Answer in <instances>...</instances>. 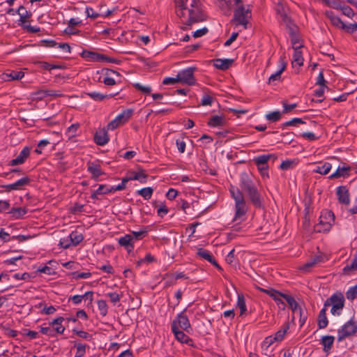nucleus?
<instances>
[{"label":"nucleus","mask_w":357,"mask_h":357,"mask_svg":"<svg viewBox=\"0 0 357 357\" xmlns=\"http://www.w3.org/2000/svg\"><path fill=\"white\" fill-rule=\"evenodd\" d=\"M301 47H303L302 45H299L298 47H294V53L293 55V61H292V65H298V66H301L303 64V58L302 56V52L299 50Z\"/></svg>","instance_id":"a878e982"},{"label":"nucleus","mask_w":357,"mask_h":357,"mask_svg":"<svg viewBox=\"0 0 357 357\" xmlns=\"http://www.w3.org/2000/svg\"><path fill=\"white\" fill-rule=\"evenodd\" d=\"M97 304L100 314L103 317L106 316L108 312V307L106 301L104 300H99L98 301Z\"/></svg>","instance_id":"603ef678"},{"label":"nucleus","mask_w":357,"mask_h":357,"mask_svg":"<svg viewBox=\"0 0 357 357\" xmlns=\"http://www.w3.org/2000/svg\"><path fill=\"white\" fill-rule=\"evenodd\" d=\"M119 92H116L114 94H102L99 92L93 91L89 92L86 94L95 101H102L105 98H110L119 94Z\"/></svg>","instance_id":"cd10ccee"},{"label":"nucleus","mask_w":357,"mask_h":357,"mask_svg":"<svg viewBox=\"0 0 357 357\" xmlns=\"http://www.w3.org/2000/svg\"><path fill=\"white\" fill-rule=\"evenodd\" d=\"M357 269V255L354 257L351 264H347L343 268L345 274H349L350 271Z\"/></svg>","instance_id":"3c124183"},{"label":"nucleus","mask_w":357,"mask_h":357,"mask_svg":"<svg viewBox=\"0 0 357 357\" xmlns=\"http://www.w3.org/2000/svg\"><path fill=\"white\" fill-rule=\"evenodd\" d=\"M345 299L341 292L337 291L332 294L324 302V307L331 305V313L334 316H340L344 307Z\"/></svg>","instance_id":"f257e3e1"},{"label":"nucleus","mask_w":357,"mask_h":357,"mask_svg":"<svg viewBox=\"0 0 357 357\" xmlns=\"http://www.w3.org/2000/svg\"><path fill=\"white\" fill-rule=\"evenodd\" d=\"M328 321L326 317V307L324 306V307L320 310L318 319L317 324L319 328H325L328 326Z\"/></svg>","instance_id":"bb28decb"},{"label":"nucleus","mask_w":357,"mask_h":357,"mask_svg":"<svg viewBox=\"0 0 357 357\" xmlns=\"http://www.w3.org/2000/svg\"><path fill=\"white\" fill-rule=\"evenodd\" d=\"M305 121H304L301 118H294L290 121H286L281 124L280 128H284L287 126H296L297 124H305Z\"/></svg>","instance_id":"a18cd8bd"},{"label":"nucleus","mask_w":357,"mask_h":357,"mask_svg":"<svg viewBox=\"0 0 357 357\" xmlns=\"http://www.w3.org/2000/svg\"><path fill=\"white\" fill-rule=\"evenodd\" d=\"M88 172L91 174L92 178L96 181L98 179L100 176L105 174L98 165L90 164L88 166Z\"/></svg>","instance_id":"2f4dec72"},{"label":"nucleus","mask_w":357,"mask_h":357,"mask_svg":"<svg viewBox=\"0 0 357 357\" xmlns=\"http://www.w3.org/2000/svg\"><path fill=\"white\" fill-rule=\"evenodd\" d=\"M195 67H188L179 71L177 74L180 83L186 84L189 86L194 85L196 79L194 76V72L196 70Z\"/></svg>","instance_id":"0eeeda50"},{"label":"nucleus","mask_w":357,"mask_h":357,"mask_svg":"<svg viewBox=\"0 0 357 357\" xmlns=\"http://www.w3.org/2000/svg\"><path fill=\"white\" fill-rule=\"evenodd\" d=\"M31 152V149L29 146H25L20 151V154L16 157V158L11 160L8 165L15 166L17 165L23 164L26 158L29 156Z\"/></svg>","instance_id":"f3484780"},{"label":"nucleus","mask_w":357,"mask_h":357,"mask_svg":"<svg viewBox=\"0 0 357 357\" xmlns=\"http://www.w3.org/2000/svg\"><path fill=\"white\" fill-rule=\"evenodd\" d=\"M189 17L186 24L191 26L192 24L203 22L206 20L205 15L199 9H189Z\"/></svg>","instance_id":"9b49d317"},{"label":"nucleus","mask_w":357,"mask_h":357,"mask_svg":"<svg viewBox=\"0 0 357 357\" xmlns=\"http://www.w3.org/2000/svg\"><path fill=\"white\" fill-rule=\"evenodd\" d=\"M258 289L260 291L264 292L268 295L270 297H271L275 301V302L276 303L277 305L280 309H285L286 305L282 299L283 298V296H284L285 294L280 292L279 291L273 288L264 289L259 287Z\"/></svg>","instance_id":"1a4fd4ad"},{"label":"nucleus","mask_w":357,"mask_h":357,"mask_svg":"<svg viewBox=\"0 0 357 357\" xmlns=\"http://www.w3.org/2000/svg\"><path fill=\"white\" fill-rule=\"evenodd\" d=\"M46 93H47V91L39 90L34 93H32L31 95H32L33 99L40 100H43L44 98L47 97Z\"/></svg>","instance_id":"052dcab7"},{"label":"nucleus","mask_w":357,"mask_h":357,"mask_svg":"<svg viewBox=\"0 0 357 357\" xmlns=\"http://www.w3.org/2000/svg\"><path fill=\"white\" fill-rule=\"evenodd\" d=\"M324 15L334 26L342 29V24L344 23L339 17L335 15L332 10H326Z\"/></svg>","instance_id":"5701e85b"},{"label":"nucleus","mask_w":357,"mask_h":357,"mask_svg":"<svg viewBox=\"0 0 357 357\" xmlns=\"http://www.w3.org/2000/svg\"><path fill=\"white\" fill-rule=\"evenodd\" d=\"M79 128V124H72L70 127H68L67 130V133L69 135V137H73L75 136V133Z\"/></svg>","instance_id":"774afa93"},{"label":"nucleus","mask_w":357,"mask_h":357,"mask_svg":"<svg viewBox=\"0 0 357 357\" xmlns=\"http://www.w3.org/2000/svg\"><path fill=\"white\" fill-rule=\"evenodd\" d=\"M346 298L351 301L357 298V284L349 288L346 292Z\"/></svg>","instance_id":"864d4df0"},{"label":"nucleus","mask_w":357,"mask_h":357,"mask_svg":"<svg viewBox=\"0 0 357 357\" xmlns=\"http://www.w3.org/2000/svg\"><path fill=\"white\" fill-rule=\"evenodd\" d=\"M283 298L287 301L293 313L299 314V321L301 323V326H303L306 321L307 317L303 315L301 307L298 305L294 298L289 294H285L284 296H283Z\"/></svg>","instance_id":"9d476101"},{"label":"nucleus","mask_w":357,"mask_h":357,"mask_svg":"<svg viewBox=\"0 0 357 357\" xmlns=\"http://www.w3.org/2000/svg\"><path fill=\"white\" fill-rule=\"evenodd\" d=\"M134 110L132 109H126L123 110L116 118L121 125L128 122L133 115Z\"/></svg>","instance_id":"b1692460"},{"label":"nucleus","mask_w":357,"mask_h":357,"mask_svg":"<svg viewBox=\"0 0 357 357\" xmlns=\"http://www.w3.org/2000/svg\"><path fill=\"white\" fill-rule=\"evenodd\" d=\"M356 332L357 324L353 319H350L338 329L337 340L341 342L345 338L354 335Z\"/></svg>","instance_id":"39448f33"},{"label":"nucleus","mask_w":357,"mask_h":357,"mask_svg":"<svg viewBox=\"0 0 357 357\" xmlns=\"http://www.w3.org/2000/svg\"><path fill=\"white\" fill-rule=\"evenodd\" d=\"M335 222V215L331 211L325 210L321 212L319 224L314 226L315 232L328 231Z\"/></svg>","instance_id":"7ed1b4c3"},{"label":"nucleus","mask_w":357,"mask_h":357,"mask_svg":"<svg viewBox=\"0 0 357 357\" xmlns=\"http://www.w3.org/2000/svg\"><path fill=\"white\" fill-rule=\"evenodd\" d=\"M17 13L20 15V21L22 23L28 22L27 20L31 16V13L26 10L25 7L20 6L17 10Z\"/></svg>","instance_id":"c9c22d12"},{"label":"nucleus","mask_w":357,"mask_h":357,"mask_svg":"<svg viewBox=\"0 0 357 357\" xmlns=\"http://www.w3.org/2000/svg\"><path fill=\"white\" fill-rule=\"evenodd\" d=\"M342 29L345 30L349 33H353L357 30V23L349 24L348 25L342 24Z\"/></svg>","instance_id":"680f3d73"},{"label":"nucleus","mask_w":357,"mask_h":357,"mask_svg":"<svg viewBox=\"0 0 357 357\" xmlns=\"http://www.w3.org/2000/svg\"><path fill=\"white\" fill-rule=\"evenodd\" d=\"M147 233L148 230L146 228H144L137 231H132L130 234L131 238L135 243L137 241L142 240L147 234Z\"/></svg>","instance_id":"37998d69"},{"label":"nucleus","mask_w":357,"mask_h":357,"mask_svg":"<svg viewBox=\"0 0 357 357\" xmlns=\"http://www.w3.org/2000/svg\"><path fill=\"white\" fill-rule=\"evenodd\" d=\"M30 181L31 179L29 177L26 176L17 180L16 182L13 183L3 185L1 187L4 188L5 191L6 192H10L11 190H22L23 186L29 184Z\"/></svg>","instance_id":"f8f14e48"},{"label":"nucleus","mask_w":357,"mask_h":357,"mask_svg":"<svg viewBox=\"0 0 357 357\" xmlns=\"http://www.w3.org/2000/svg\"><path fill=\"white\" fill-rule=\"evenodd\" d=\"M233 62L234 60L231 59H215L213 60V66L216 68L222 70H226L229 69Z\"/></svg>","instance_id":"4be33fe9"},{"label":"nucleus","mask_w":357,"mask_h":357,"mask_svg":"<svg viewBox=\"0 0 357 357\" xmlns=\"http://www.w3.org/2000/svg\"><path fill=\"white\" fill-rule=\"evenodd\" d=\"M332 168V165L329 162H324L321 165L317 166V168L314 170V172L319 173L322 175H326L329 173Z\"/></svg>","instance_id":"ea45409f"},{"label":"nucleus","mask_w":357,"mask_h":357,"mask_svg":"<svg viewBox=\"0 0 357 357\" xmlns=\"http://www.w3.org/2000/svg\"><path fill=\"white\" fill-rule=\"evenodd\" d=\"M324 257L321 255L314 256L313 258L310 259L308 261H307L301 268V270L307 272L310 271V268L314 266L316 264L323 261Z\"/></svg>","instance_id":"c756f323"},{"label":"nucleus","mask_w":357,"mask_h":357,"mask_svg":"<svg viewBox=\"0 0 357 357\" xmlns=\"http://www.w3.org/2000/svg\"><path fill=\"white\" fill-rule=\"evenodd\" d=\"M247 212V206L245 201L235 203V215L233 221L242 220V217L245 215Z\"/></svg>","instance_id":"aec40b11"},{"label":"nucleus","mask_w":357,"mask_h":357,"mask_svg":"<svg viewBox=\"0 0 357 357\" xmlns=\"http://www.w3.org/2000/svg\"><path fill=\"white\" fill-rule=\"evenodd\" d=\"M240 182L241 189L245 192H248L256 187L251 177L246 173L241 174Z\"/></svg>","instance_id":"dca6fc26"},{"label":"nucleus","mask_w":357,"mask_h":357,"mask_svg":"<svg viewBox=\"0 0 357 357\" xmlns=\"http://www.w3.org/2000/svg\"><path fill=\"white\" fill-rule=\"evenodd\" d=\"M339 10L342 11L343 15L347 16L349 18H352L355 15L352 8L343 2L342 3Z\"/></svg>","instance_id":"49530a36"},{"label":"nucleus","mask_w":357,"mask_h":357,"mask_svg":"<svg viewBox=\"0 0 357 357\" xmlns=\"http://www.w3.org/2000/svg\"><path fill=\"white\" fill-rule=\"evenodd\" d=\"M336 195L338 202L344 205H349L350 203V197L349 190L345 185H340L337 188Z\"/></svg>","instance_id":"2eb2a0df"},{"label":"nucleus","mask_w":357,"mask_h":357,"mask_svg":"<svg viewBox=\"0 0 357 357\" xmlns=\"http://www.w3.org/2000/svg\"><path fill=\"white\" fill-rule=\"evenodd\" d=\"M335 337L333 335H325L321 337V344L323 345L324 351L328 353L332 348Z\"/></svg>","instance_id":"c85d7f7f"},{"label":"nucleus","mask_w":357,"mask_h":357,"mask_svg":"<svg viewBox=\"0 0 357 357\" xmlns=\"http://www.w3.org/2000/svg\"><path fill=\"white\" fill-rule=\"evenodd\" d=\"M236 306L240 309V315H243L247 311L245 300L243 294H238Z\"/></svg>","instance_id":"79ce46f5"},{"label":"nucleus","mask_w":357,"mask_h":357,"mask_svg":"<svg viewBox=\"0 0 357 357\" xmlns=\"http://www.w3.org/2000/svg\"><path fill=\"white\" fill-rule=\"evenodd\" d=\"M172 331L174 333L176 339L181 343H183L188 337L186 334L184 333L183 331H181L178 328V327L175 326H172Z\"/></svg>","instance_id":"e433bc0d"},{"label":"nucleus","mask_w":357,"mask_h":357,"mask_svg":"<svg viewBox=\"0 0 357 357\" xmlns=\"http://www.w3.org/2000/svg\"><path fill=\"white\" fill-rule=\"evenodd\" d=\"M10 204L8 200H0V213H6L10 209Z\"/></svg>","instance_id":"4d7b16f0"},{"label":"nucleus","mask_w":357,"mask_h":357,"mask_svg":"<svg viewBox=\"0 0 357 357\" xmlns=\"http://www.w3.org/2000/svg\"><path fill=\"white\" fill-rule=\"evenodd\" d=\"M0 239L3 243H7L11 240L10 234L5 231L3 228H0Z\"/></svg>","instance_id":"338daca9"},{"label":"nucleus","mask_w":357,"mask_h":357,"mask_svg":"<svg viewBox=\"0 0 357 357\" xmlns=\"http://www.w3.org/2000/svg\"><path fill=\"white\" fill-rule=\"evenodd\" d=\"M187 311V308L184 309L182 312L178 313L173 320L172 323V326H175L178 327V328H181L182 330L186 331L187 333L191 329V325L190 321L185 312Z\"/></svg>","instance_id":"6e6552de"},{"label":"nucleus","mask_w":357,"mask_h":357,"mask_svg":"<svg viewBox=\"0 0 357 357\" xmlns=\"http://www.w3.org/2000/svg\"><path fill=\"white\" fill-rule=\"evenodd\" d=\"M250 17H251L250 10L245 8L244 6L241 5L234 10L231 23L234 24L236 26L242 25L244 29H247L249 23L248 18Z\"/></svg>","instance_id":"f03ea898"},{"label":"nucleus","mask_w":357,"mask_h":357,"mask_svg":"<svg viewBox=\"0 0 357 357\" xmlns=\"http://www.w3.org/2000/svg\"><path fill=\"white\" fill-rule=\"evenodd\" d=\"M132 181L135 180L139 181L141 183H145L147 181L149 175L146 174L145 170L140 168L137 172L131 173Z\"/></svg>","instance_id":"393cba45"},{"label":"nucleus","mask_w":357,"mask_h":357,"mask_svg":"<svg viewBox=\"0 0 357 357\" xmlns=\"http://www.w3.org/2000/svg\"><path fill=\"white\" fill-rule=\"evenodd\" d=\"M75 347L77 349V351L75 357H83L86 354V349L87 347L86 344H84L82 343H75Z\"/></svg>","instance_id":"8fccbe9b"},{"label":"nucleus","mask_w":357,"mask_h":357,"mask_svg":"<svg viewBox=\"0 0 357 357\" xmlns=\"http://www.w3.org/2000/svg\"><path fill=\"white\" fill-rule=\"evenodd\" d=\"M285 56L282 55L280 56L279 63H280V69L275 72L274 74H272L268 79V83L271 84L275 81L280 80L281 78V74L285 70L287 63L285 62Z\"/></svg>","instance_id":"6ab92c4d"},{"label":"nucleus","mask_w":357,"mask_h":357,"mask_svg":"<svg viewBox=\"0 0 357 357\" xmlns=\"http://www.w3.org/2000/svg\"><path fill=\"white\" fill-rule=\"evenodd\" d=\"M95 143L98 146H104L109 141L107 130L105 128L97 130L93 137Z\"/></svg>","instance_id":"ddd939ff"},{"label":"nucleus","mask_w":357,"mask_h":357,"mask_svg":"<svg viewBox=\"0 0 357 357\" xmlns=\"http://www.w3.org/2000/svg\"><path fill=\"white\" fill-rule=\"evenodd\" d=\"M80 56L86 61L91 62H107L116 64L120 63L119 60L114 58H112L105 54L86 50H84L80 53Z\"/></svg>","instance_id":"20e7f679"},{"label":"nucleus","mask_w":357,"mask_h":357,"mask_svg":"<svg viewBox=\"0 0 357 357\" xmlns=\"http://www.w3.org/2000/svg\"><path fill=\"white\" fill-rule=\"evenodd\" d=\"M24 74L22 71H12L7 76L10 77V80H19L24 77Z\"/></svg>","instance_id":"13d9d810"},{"label":"nucleus","mask_w":357,"mask_h":357,"mask_svg":"<svg viewBox=\"0 0 357 357\" xmlns=\"http://www.w3.org/2000/svg\"><path fill=\"white\" fill-rule=\"evenodd\" d=\"M282 113L280 111H274L266 114L265 118L271 122L278 121L282 118Z\"/></svg>","instance_id":"c03bdc74"},{"label":"nucleus","mask_w":357,"mask_h":357,"mask_svg":"<svg viewBox=\"0 0 357 357\" xmlns=\"http://www.w3.org/2000/svg\"><path fill=\"white\" fill-rule=\"evenodd\" d=\"M225 123L224 117L218 115L212 116L208 121V126L210 127H218L221 126Z\"/></svg>","instance_id":"f704fd0d"},{"label":"nucleus","mask_w":357,"mask_h":357,"mask_svg":"<svg viewBox=\"0 0 357 357\" xmlns=\"http://www.w3.org/2000/svg\"><path fill=\"white\" fill-rule=\"evenodd\" d=\"M73 333L77 335L79 337L85 339L86 340H91L92 339V335L84 331L73 328Z\"/></svg>","instance_id":"5fc2aeb1"},{"label":"nucleus","mask_w":357,"mask_h":357,"mask_svg":"<svg viewBox=\"0 0 357 357\" xmlns=\"http://www.w3.org/2000/svg\"><path fill=\"white\" fill-rule=\"evenodd\" d=\"M271 158H273L275 160L276 156L273 154H264L255 157L253 160L263 178H268L269 176L268 173V166L267 162Z\"/></svg>","instance_id":"423d86ee"},{"label":"nucleus","mask_w":357,"mask_h":357,"mask_svg":"<svg viewBox=\"0 0 357 357\" xmlns=\"http://www.w3.org/2000/svg\"><path fill=\"white\" fill-rule=\"evenodd\" d=\"M213 98L208 94H204L201 100V105L202 106H210L212 105Z\"/></svg>","instance_id":"bf43d9fd"},{"label":"nucleus","mask_w":357,"mask_h":357,"mask_svg":"<svg viewBox=\"0 0 357 357\" xmlns=\"http://www.w3.org/2000/svg\"><path fill=\"white\" fill-rule=\"evenodd\" d=\"M247 194H248L251 202L255 207L260 208L262 206L261 196H260V194H259L257 187H255V188H253V190H251L250 191L247 192Z\"/></svg>","instance_id":"412c9836"},{"label":"nucleus","mask_w":357,"mask_h":357,"mask_svg":"<svg viewBox=\"0 0 357 357\" xmlns=\"http://www.w3.org/2000/svg\"><path fill=\"white\" fill-rule=\"evenodd\" d=\"M134 88L142 92V93L145 95H150L151 92V88L149 86H144L139 83H134L132 84Z\"/></svg>","instance_id":"09e8293b"},{"label":"nucleus","mask_w":357,"mask_h":357,"mask_svg":"<svg viewBox=\"0 0 357 357\" xmlns=\"http://www.w3.org/2000/svg\"><path fill=\"white\" fill-rule=\"evenodd\" d=\"M71 245L76 246L79 244L84 239V236L82 234L77 232V231H73L70 233L68 236Z\"/></svg>","instance_id":"72a5a7b5"},{"label":"nucleus","mask_w":357,"mask_h":357,"mask_svg":"<svg viewBox=\"0 0 357 357\" xmlns=\"http://www.w3.org/2000/svg\"><path fill=\"white\" fill-rule=\"evenodd\" d=\"M119 244L123 247L128 253H131L133 252L135 248V243L132 241V238H131V234H126L123 236L120 237L118 239Z\"/></svg>","instance_id":"a211bd4d"},{"label":"nucleus","mask_w":357,"mask_h":357,"mask_svg":"<svg viewBox=\"0 0 357 357\" xmlns=\"http://www.w3.org/2000/svg\"><path fill=\"white\" fill-rule=\"evenodd\" d=\"M155 261V258L150 253H147L144 258L139 259L137 261V266H140L142 263H151Z\"/></svg>","instance_id":"e2e57ef3"},{"label":"nucleus","mask_w":357,"mask_h":357,"mask_svg":"<svg viewBox=\"0 0 357 357\" xmlns=\"http://www.w3.org/2000/svg\"><path fill=\"white\" fill-rule=\"evenodd\" d=\"M27 212L28 208L26 207H11L7 214L11 220H22Z\"/></svg>","instance_id":"4468645a"},{"label":"nucleus","mask_w":357,"mask_h":357,"mask_svg":"<svg viewBox=\"0 0 357 357\" xmlns=\"http://www.w3.org/2000/svg\"><path fill=\"white\" fill-rule=\"evenodd\" d=\"M153 189L151 187L142 188L136 192V193L142 196L145 200H149L153 195Z\"/></svg>","instance_id":"a19ab883"},{"label":"nucleus","mask_w":357,"mask_h":357,"mask_svg":"<svg viewBox=\"0 0 357 357\" xmlns=\"http://www.w3.org/2000/svg\"><path fill=\"white\" fill-rule=\"evenodd\" d=\"M72 278L78 280L80 278H89L91 276V273L90 272H83L79 273L78 271H73L70 273Z\"/></svg>","instance_id":"6e6d98bb"},{"label":"nucleus","mask_w":357,"mask_h":357,"mask_svg":"<svg viewBox=\"0 0 357 357\" xmlns=\"http://www.w3.org/2000/svg\"><path fill=\"white\" fill-rule=\"evenodd\" d=\"M350 169H351V167L349 166L344 165L342 167H338L337 170L329 176V178L332 179V178H340L342 176L345 177L349 175L347 172L349 170H350Z\"/></svg>","instance_id":"473e14b6"},{"label":"nucleus","mask_w":357,"mask_h":357,"mask_svg":"<svg viewBox=\"0 0 357 357\" xmlns=\"http://www.w3.org/2000/svg\"><path fill=\"white\" fill-rule=\"evenodd\" d=\"M197 255L199 257L206 259V261H208L210 263L214 262L215 258L213 257V255L211 254V252L209 251H208L204 248H198Z\"/></svg>","instance_id":"4c0bfd02"},{"label":"nucleus","mask_w":357,"mask_h":357,"mask_svg":"<svg viewBox=\"0 0 357 357\" xmlns=\"http://www.w3.org/2000/svg\"><path fill=\"white\" fill-rule=\"evenodd\" d=\"M322 3H324L327 6L339 10L340 8V6L342 3V1L341 0H321Z\"/></svg>","instance_id":"de8ad7c7"},{"label":"nucleus","mask_w":357,"mask_h":357,"mask_svg":"<svg viewBox=\"0 0 357 357\" xmlns=\"http://www.w3.org/2000/svg\"><path fill=\"white\" fill-rule=\"evenodd\" d=\"M229 192L231 193V197L234 199L235 203L245 201L242 192L237 187L231 185Z\"/></svg>","instance_id":"7c9ffc66"},{"label":"nucleus","mask_w":357,"mask_h":357,"mask_svg":"<svg viewBox=\"0 0 357 357\" xmlns=\"http://www.w3.org/2000/svg\"><path fill=\"white\" fill-rule=\"evenodd\" d=\"M289 328V324L288 322H286L282 327V328L278 331L275 333L274 338L273 340H275L276 341H281L283 340L285 334Z\"/></svg>","instance_id":"58836bf2"},{"label":"nucleus","mask_w":357,"mask_h":357,"mask_svg":"<svg viewBox=\"0 0 357 357\" xmlns=\"http://www.w3.org/2000/svg\"><path fill=\"white\" fill-rule=\"evenodd\" d=\"M38 272L45 273L48 275H54L55 274V271L50 266H44L42 267H40L37 270Z\"/></svg>","instance_id":"69168bd1"},{"label":"nucleus","mask_w":357,"mask_h":357,"mask_svg":"<svg viewBox=\"0 0 357 357\" xmlns=\"http://www.w3.org/2000/svg\"><path fill=\"white\" fill-rule=\"evenodd\" d=\"M176 145L181 153L185 152V142L183 141V137H182L181 139H177L176 140Z\"/></svg>","instance_id":"0e129e2a"}]
</instances>
